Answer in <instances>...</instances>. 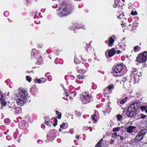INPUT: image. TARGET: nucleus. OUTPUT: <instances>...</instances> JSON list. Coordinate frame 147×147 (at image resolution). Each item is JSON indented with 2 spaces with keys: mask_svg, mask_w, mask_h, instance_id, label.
Instances as JSON below:
<instances>
[{
  "mask_svg": "<svg viewBox=\"0 0 147 147\" xmlns=\"http://www.w3.org/2000/svg\"><path fill=\"white\" fill-rule=\"evenodd\" d=\"M114 48H113L108 52V55L109 57H111L115 54V51L114 50Z\"/></svg>",
  "mask_w": 147,
  "mask_h": 147,
  "instance_id": "4468645a",
  "label": "nucleus"
},
{
  "mask_svg": "<svg viewBox=\"0 0 147 147\" xmlns=\"http://www.w3.org/2000/svg\"><path fill=\"white\" fill-rule=\"evenodd\" d=\"M80 136L79 135H76V139H79Z\"/></svg>",
  "mask_w": 147,
  "mask_h": 147,
  "instance_id": "a18cd8bd",
  "label": "nucleus"
},
{
  "mask_svg": "<svg viewBox=\"0 0 147 147\" xmlns=\"http://www.w3.org/2000/svg\"><path fill=\"white\" fill-rule=\"evenodd\" d=\"M57 118L58 119H60L61 118V113L59 114L57 116Z\"/></svg>",
  "mask_w": 147,
  "mask_h": 147,
  "instance_id": "a19ab883",
  "label": "nucleus"
},
{
  "mask_svg": "<svg viewBox=\"0 0 147 147\" xmlns=\"http://www.w3.org/2000/svg\"><path fill=\"white\" fill-rule=\"evenodd\" d=\"M66 96L67 97L68 96V95H67V94H66Z\"/></svg>",
  "mask_w": 147,
  "mask_h": 147,
  "instance_id": "0e129e2a",
  "label": "nucleus"
},
{
  "mask_svg": "<svg viewBox=\"0 0 147 147\" xmlns=\"http://www.w3.org/2000/svg\"><path fill=\"white\" fill-rule=\"evenodd\" d=\"M1 105L2 106H5L6 104V102L4 100H2V101H1Z\"/></svg>",
  "mask_w": 147,
  "mask_h": 147,
  "instance_id": "72a5a7b5",
  "label": "nucleus"
},
{
  "mask_svg": "<svg viewBox=\"0 0 147 147\" xmlns=\"http://www.w3.org/2000/svg\"><path fill=\"white\" fill-rule=\"evenodd\" d=\"M126 78H123L122 81H123V87L126 89L129 90L130 88V82L125 80Z\"/></svg>",
  "mask_w": 147,
  "mask_h": 147,
  "instance_id": "0eeeda50",
  "label": "nucleus"
},
{
  "mask_svg": "<svg viewBox=\"0 0 147 147\" xmlns=\"http://www.w3.org/2000/svg\"><path fill=\"white\" fill-rule=\"evenodd\" d=\"M103 141V139H102L100 141H99V142H98L97 144H98V145H99V146H101V144L102 143V142Z\"/></svg>",
  "mask_w": 147,
  "mask_h": 147,
  "instance_id": "c9c22d12",
  "label": "nucleus"
},
{
  "mask_svg": "<svg viewBox=\"0 0 147 147\" xmlns=\"http://www.w3.org/2000/svg\"><path fill=\"white\" fill-rule=\"evenodd\" d=\"M80 71H81L82 72L83 71V69H81L80 70Z\"/></svg>",
  "mask_w": 147,
  "mask_h": 147,
  "instance_id": "13d9d810",
  "label": "nucleus"
},
{
  "mask_svg": "<svg viewBox=\"0 0 147 147\" xmlns=\"http://www.w3.org/2000/svg\"><path fill=\"white\" fill-rule=\"evenodd\" d=\"M118 136H119L121 140H122L123 139V136H119V135H118Z\"/></svg>",
  "mask_w": 147,
  "mask_h": 147,
  "instance_id": "79ce46f5",
  "label": "nucleus"
},
{
  "mask_svg": "<svg viewBox=\"0 0 147 147\" xmlns=\"http://www.w3.org/2000/svg\"><path fill=\"white\" fill-rule=\"evenodd\" d=\"M53 131L54 130H49L47 133V136H49L51 137H53L54 136V134Z\"/></svg>",
  "mask_w": 147,
  "mask_h": 147,
  "instance_id": "2eb2a0df",
  "label": "nucleus"
},
{
  "mask_svg": "<svg viewBox=\"0 0 147 147\" xmlns=\"http://www.w3.org/2000/svg\"><path fill=\"white\" fill-rule=\"evenodd\" d=\"M92 118L94 121H96L97 120V115H96V113L92 115Z\"/></svg>",
  "mask_w": 147,
  "mask_h": 147,
  "instance_id": "f3484780",
  "label": "nucleus"
},
{
  "mask_svg": "<svg viewBox=\"0 0 147 147\" xmlns=\"http://www.w3.org/2000/svg\"><path fill=\"white\" fill-rule=\"evenodd\" d=\"M80 99L83 104H86L89 103L92 100V98L89 96V94L87 92H85L80 96Z\"/></svg>",
  "mask_w": 147,
  "mask_h": 147,
  "instance_id": "20e7f679",
  "label": "nucleus"
},
{
  "mask_svg": "<svg viewBox=\"0 0 147 147\" xmlns=\"http://www.w3.org/2000/svg\"><path fill=\"white\" fill-rule=\"evenodd\" d=\"M77 71L78 72H80V73H81L80 72V71H79V70H77Z\"/></svg>",
  "mask_w": 147,
  "mask_h": 147,
  "instance_id": "bf43d9fd",
  "label": "nucleus"
},
{
  "mask_svg": "<svg viewBox=\"0 0 147 147\" xmlns=\"http://www.w3.org/2000/svg\"><path fill=\"white\" fill-rule=\"evenodd\" d=\"M32 55H33L35 58H37L39 56L38 51V50H35L34 49L32 50L31 52Z\"/></svg>",
  "mask_w": 147,
  "mask_h": 147,
  "instance_id": "9b49d317",
  "label": "nucleus"
},
{
  "mask_svg": "<svg viewBox=\"0 0 147 147\" xmlns=\"http://www.w3.org/2000/svg\"><path fill=\"white\" fill-rule=\"evenodd\" d=\"M117 118L118 121H120L122 119V116L120 114H118L117 115Z\"/></svg>",
  "mask_w": 147,
  "mask_h": 147,
  "instance_id": "393cba45",
  "label": "nucleus"
},
{
  "mask_svg": "<svg viewBox=\"0 0 147 147\" xmlns=\"http://www.w3.org/2000/svg\"><path fill=\"white\" fill-rule=\"evenodd\" d=\"M1 97L0 98V100L1 101H2V100H4V96L3 95H1Z\"/></svg>",
  "mask_w": 147,
  "mask_h": 147,
  "instance_id": "58836bf2",
  "label": "nucleus"
},
{
  "mask_svg": "<svg viewBox=\"0 0 147 147\" xmlns=\"http://www.w3.org/2000/svg\"><path fill=\"white\" fill-rule=\"evenodd\" d=\"M34 82L35 83H41L42 82V80H40V79H36L34 80Z\"/></svg>",
  "mask_w": 147,
  "mask_h": 147,
  "instance_id": "bb28decb",
  "label": "nucleus"
},
{
  "mask_svg": "<svg viewBox=\"0 0 147 147\" xmlns=\"http://www.w3.org/2000/svg\"><path fill=\"white\" fill-rule=\"evenodd\" d=\"M125 101H124V100L123 99L121 100L120 102V103L121 104H124L125 102Z\"/></svg>",
  "mask_w": 147,
  "mask_h": 147,
  "instance_id": "ea45409f",
  "label": "nucleus"
},
{
  "mask_svg": "<svg viewBox=\"0 0 147 147\" xmlns=\"http://www.w3.org/2000/svg\"><path fill=\"white\" fill-rule=\"evenodd\" d=\"M59 131H60V132H61V131H62V129H59Z\"/></svg>",
  "mask_w": 147,
  "mask_h": 147,
  "instance_id": "864d4df0",
  "label": "nucleus"
},
{
  "mask_svg": "<svg viewBox=\"0 0 147 147\" xmlns=\"http://www.w3.org/2000/svg\"><path fill=\"white\" fill-rule=\"evenodd\" d=\"M31 90L32 92H34L38 91V89L34 86H32L31 88Z\"/></svg>",
  "mask_w": 147,
  "mask_h": 147,
  "instance_id": "aec40b11",
  "label": "nucleus"
},
{
  "mask_svg": "<svg viewBox=\"0 0 147 147\" xmlns=\"http://www.w3.org/2000/svg\"><path fill=\"white\" fill-rule=\"evenodd\" d=\"M117 75V76H119V74H118Z\"/></svg>",
  "mask_w": 147,
  "mask_h": 147,
  "instance_id": "338daca9",
  "label": "nucleus"
},
{
  "mask_svg": "<svg viewBox=\"0 0 147 147\" xmlns=\"http://www.w3.org/2000/svg\"><path fill=\"white\" fill-rule=\"evenodd\" d=\"M147 130L145 129H144L141 130L139 132V134L142 136L144 135L147 132Z\"/></svg>",
  "mask_w": 147,
  "mask_h": 147,
  "instance_id": "dca6fc26",
  "label": "nucleus"
},
{
  "mask_svg": "<svg viewBox=\"0 0 147 147\" xmlns=\"http://www.w3.org/2000/svg\"><path fill=\"white\" fill-rule=\"evenodd\" d=\"M137 69H136L134 67L132 68L131 69V71L132 72V73H137Z\"/></svg>",
  "mask_w": 147,
  "mask_h": 147,
  "instance_id": "a878e982",
  "label": "nucleus"
},
{
  "mask_svg": "<svg viewBox=\"0 0 147 147\" xmlns=\"http://www.w3.org/2000/svg\"><path fill=\"white\" fill-rule=\"evenodd\" d=\"M121 52L120 50H118L117 51V53L118 54H119V53Z\"/></svg>",
  "mask_w": 147,
  "mask_h": 147,
  "instance_id": "09e8293b",
  "label": "nucleus"
},
{
  "mask_svg": "<svg viewBox=\"0 0 147 147\" xmlns=\"http://www.w3.org/2000/svg\"><path fill=\"white\" fill-rule=\"evenodd\" d=\"M117 136V135L116 133H113L112 135V137L113 138L116 137Z\"/></svg>",
  "mask_w": 147,
  "mask_h": 147,
  "instance_id": "e433bc0d",
  "label": "nucleus"
},
{
  "mask_svg": "<svg viewBox=\"0 0 147 147\" xmlns=\"http://www.w3.org/2000/svg\"><path fill=\"white\" fill-rule=\"evenodd\" d=\"M140 105L139 101H136L130 105L128 108L126 114L129 117H132L137 114L139 111V107Z\"/></svg>",
  "mask_w": 147,
  "mask_h": 147,
  "instance_id": "f257e3e1",
  "label": "nucleus"
},
{
  "mask_svg": "<svg viewBox=\"0 0 147 147\" xmlns=\"http://www.w3.org/2000/svg\"><path fill=\"white\" fill-rule=\"evenodd\" d=\"M127 99V97H125L124 99H123L124 101H126Z\"/></svg>",
  "mask_w": 147,
  "mask_h": 147,
  "instance_id": "49530a36",
  "label": "nucleus"
},
{
  "mask_svg": "<svg viewBox=\"0 0 147 147\" xmlns=\"http://www.w3.org/2000/svg\"><path fill=\"white\" fill-rule=\"evenodd\" d=\"M21 109L20 108L16 107L14 114H16L19 113L21 112Z\"/></svg>",
  "mask_w": 147,
  "mask_h": 147,
  "instance_id": "4be33fe9",
  "label": "nucleus"
},
{
  "mask_svg": "<svg viewBox=\"0 0 147 147\" xmlns=\"http://www.w3.org/2000/svg\"><path fill=\"white\" fill-rule=\"evenodd\" d=\"M1 94V90H0V94Z\"/></svg>",
  "mask_w": 147,
  "mask_h": 147,
  "instance_id": "052dcab7",
  "label": "nucleus"
},
{
  "mask_svg": "<svg viewBox=\"0 0 147 147\" xmlns=\"http://www.w3.org/2000/svg\"><path fill=\"white\" fill-rule=\"evenodd\" d=\"M117 5H118V4L116 3H115L114 5H113V7L114 8H116L117 6Z\"/></svg>",
  "mask_w": 147,
  "mask_h": 147,
  "instance_id": "37998d69",
  "label": "nucleus"
},
{
  "mask_svg": "<svg viewBox=\"0 0 147 147\" xmlns=\"http://www.w3.org/2000/svg\"><path fill=\"white\" fill-rule=\"evenodd\" d=\"M100 146H99V145H98V144H97V145L95 147H100Z\"/></svg>",
  "mask_w": 147,
  "mask_h": 147,
  "instance_id": "3c124183",
  "label": "nucleus"
},
{
  "mask_svg": "<svg viewBox=\"0 0 147 147\" xmlns=\"http://www.w3.org/2000/svg\"><path fill=\"white\" fill-rule=\"evenodd\" d=\"M53 119H54V121L55 123H53V125L54 126H55L57 125V119L55 118H53Z\"/></svg>",
  "mask_w": 147,
  "mask_h": 147,
  "instance_id": "c756f323",
  "label": "nucleus"
},
{
  "mask_svg": "<svg viewBox=\"0 0 147 147\" xmlns=\"http://www.w3.org/2000/svg\"><path fill=\"white\" fill-rule=\"evenodd\" d=\"M143 138V136H142L139 134L136 137L134 140L136 142H138L139 141L142 140Z\"/></svg>",
  "mask_w": 147,
  "mask_h": 147,
  "instance_id": "f8f14e48",
  "label": "nucleus"
},
{
  "mask_svg": "<svg viewBox=\"0 0 147 147\" xmlns=\"http://www.w3.org/2000/svg\"><path fill=\"white\" fill-rule=\"evenodd\" d=\"M26 91L21 89H18L16 93V102L18 105L21 106L23 105L27 101L26 95Z\"/></svg>",
  "mask_w": 147,
  "mask_h": 147,
  "instance_id": "f03ea898",
  "label": "nucleus"
},
{
  "mask_svg": "<svg viewBox=\"0 0 147 147\" xmlns=\"http://www.w3.org/2000/svg\"><path fill=\"white\" fill-rule=\"evenodd\" d=\"M19 126L22 129H25L28 127V125L24 121L20 122L19 124Z\"/></svg>",
  "mask_w": 147,
  "mask_h": 147,
  "instance_id": "1a4fd4ad",
  "label": "nucleus"
},
{
  "mask_svg": "<svg viewBox=\"0 0 147 147\" xmlns=\"http://www.w3.org/2000/svg\"><path fill=\"white\" fill-rule=\"evenodd\" d=\"M136 128V127L135 126H131L129 127H125V129L126 130L127 133L130 134L133 132Z\"/></svg>",
  "mask_w": 147,
  "mask_h": 147,
  "instance_id": "6e6552de",
  "label": "nucleus"
},
{
  "mask_svg": "<svg viewBox=\"0 0 147 147\" xmlns=\"http://www.w3.org/2000/svg\"><path fill=\"white\" fill-rule=\"evenodd\" d=\"M77 60V59H75L74 60V62L75 63H76V60Z\"/></svg>",
  "mask_w": 147,
  "mask_h": 147,
  "instance_id": "5fc2aeb1",
  "label": "nucleus"
},
{
  "mask_svg": "<svg viewBox=\"0 0 147 147\" xmlns=\"http://www.w3.org/2000/svg\"><path fill=\"white\" fill-rule=\"evenodd\" d=\"M84 74L82 73H81L79 75H78L77 76V77L78 79H82L84 77Z\"/></svg>",
  "mask_w": 147,
  "mask_h": 147,
  "instance_id": "412c9836",
  "label": "nucleus"
},
{
  "mask_svg": "<svg viewBox=\"0 0 147 147\" xmlns=\"http://www.w3.org/2000/svg\"><path fill=\"white\" fill-rule=\"evenodd\" d=\"M82 60L84 62H85L86 61V59H84V58L82 59Z\"/></svg>",
  "mask_w": 147,
  "mask_h": 147,
  "instance_id": "603ef678",
  "label": "nucleus"
},
{
  "mask_svg": "<svg viewBox=\"0 0 147 147\" xmlns=\"http://www.w3.org/2000/svg\"><path fill=\"white\" fill-rule=\"evenodd\" d=\"M131 13V14H132V15H135V14H132V13Z\"/></svg>",
  "mask_w": 147,
  "mask_h": 147,
  "instance_id": "774afa93",
  "label": "nucleus"
},
{
  "mask_svg": "<svg viewBox=\"0 0 147 147\" xmlns=\"http://www.w3.org/2000/svg\"><path fill=\"white\" fill-rule=\"evenodd\" d=\"M59 51L58 50H56L54 52V54H55V55H58L59 54Z\"/></svg>",
  "mask_w": 147,
  "mask_h": 147,
  "instance_id": "4c0bfd02",
  "label": "nucleus"
},
{
  "mask_svg": "<svg viewBox=\"0 0 147 147\" xmlns=\"http://www.w3.org/2000/svg\"><path fill=\"white\" fill-rule=\"evenodd\" d=\"M59 112L58 111H56V114L57 115L59 114Z\"/></svg>",
  "mask_w": 147,
  "mask_h": 147,
  "instance_id": "8fccbe9b",
  "label": "nucleus"
},
{
  "mask_svg": "<svg viewBox=\"0 0 147 147\" xmlns=\"http://www.w3.org/2000/svg\"><path fill=\"white\" fill-rule=\"evenodd\" d=\"M26 80L29 82L31 81V78L29 76H27L26 77Z\"/></svg>",
  "mask_w": 147,
  "mask_h": 147,
  "instance_id": "f704fd0d",
  "label": "nucleus"
},
{
  "mask_svg": "<svg viewBox=\"0 0 147 147\" xmlns=\"http://www.w3.org/2000/svg\"><path fill=\"white\" fill-rule=\"evenodd\" d=\"M76 24H74V26H75L76 27V28H77V26L76 25Z\"/></svg>",
  "mask_w": 147,
  "mask_h": 147,
  "instance_id": "6e6d98bb",
  "label": "nucleus"
},
{
  "mask_svg": "<svg viewBox=\"0 0 147 147\" xmlns=\"http://www.w3.org/2000/svg\"><path fill=\"white\" fill-rule=\"evenodd\" d=\"M114 40L112 37H111L109 40V46H112L113 45Z\"/></svg>",
  "mask_w": 147,
  "mask_h": 147,
  "instance_id": "a211bd4d",
  "label": "nucleus"
},
{
  "mask_svg": "<svg viewBox=\"0 0 147 147\" xmlns=\"http://www.w3.org/2000/svg\"><path fill=\"white\" fill-rule=\"evenodd\" d=\"M75 112L76 116L78 117H79L81 116V114L80 112L78 111H76Z\"/></svg>",
  "mask_w": 147,
  "mask_h": 147,
  "instance_id": "473e14b6",
  "label": "nucleus"
},
{
  "mask_svg": "<svg viewBox=\"0 0 147 147\" xmlns=\"http://www.w3.org/2000/svg\"><path fill=\"white\" fill-rule=\"evenodd\" d=\"M129 26H131V24H129Z\"/></svg>",
  "mask_w": 147,
  "mask_h": 147,
  "instance_id": "69168bd1",
  "label": "nucleus"
},
{
  "mask_svg": "<svg viewBox=\"0 0 147 147\" xmlns=\"http://www.w3.org/2000/svg\"><path fill=\"white\" fill-rule=\"evenodd\" d=\"M49 57L50 58V59H51V57H50V56H49Z\"/></svg>",
  "mask_w": 147,
  "mask_h": 147,
  "instance_id": "680f3d73",
  "label": "nucleus"
},
{
  "mask_svg": "<svg viewBox=\"0 0 147 147\" xmlns=\"http://www.w3.org/2000/svg\"><path fill=\"white\" fill-rule=\"evenodd\" d=\"M140 47L139 46H136L134 47V49L135 52L139 50Z\"/></svg>",
  "mask_w": 147,
  "mask_h": 147,
  "instance_id": "b1692460",
  "label": "nucleus"
},
{
  "mask_svg": "<svg viewBox=\"0 0 147 147\" xmlns=\"http://www.w3.org/2000/svg\"><path fill=\"white\" fill-rule=\"evenodd\" d=\"M107 88L109 90H111L113 88L114 86L113 84L110 85Z\"/></svg>",
  "mask_w": 147,
  "mask_h": 147,
  "instance_id": "7c9ffc66",
  "label": "nucleus"
},
{
  "mask_svg": "<svg viewBox=\"0 0 147 147\" xmlns=\"http://www.w3.org/2000/svg\"><path fill=\"white\" fill-rule=\"evenodd\" d=\"M45 123L47 125H50L49 124V122L47 121H45Z\"/></svg>",
  "mask_w": 147,
  "mask_h": 147,
  "instance_id": "c03bdc74",
  "label": "nucleus"
},
{
  "mask_svg": "<svg viewBox=\"0 0 147 147\" xmlns=\"http://www.w3.org/2000/svg\"><path fill=\"white\" fill-rule=\"evenodd\" d=\"M59 2L60 3V7L58 15L60 17H62L69 14L71 10L66 6L65 2L61 0H60Z\"/></svg>",
  "mask_w": 147,
  "mask_h": 147,
  "instance_id": "7ed1b4c3",
  "label": "nucleus"
},
{
  "mask_svg": "<svg viewBox=\"0 0 147 147\" xmlns=\"http://www.w3.org/2000/svg\"><path fill=\"white\" fill-rule=\"evenodd\" d=\"M122 1H123V2H125V0H122Z\"/></svg>",
  "mask_w": 147,
  "mask_h": 147,
  "instance_id": "e2e57ef3",
  "label": "nucleus"
},
{
  "mask_svg": "<svg viewBox=\"0 0 147 147\" xmlns=\"http://www.w3.org/2000/svg\"><path fill=\"white\" fill-rule=\"evenodd\" d=\"M66 123H63L61 124L60 126L61 128L63 129H64V127L65 126Z\"/></svg>",
  "mask_w": 147,
  "mask_h": 147,
  "instance_id": "cd10ccee",
  "label": "nucleus"
},
{
  "mask_svg": "<svg viewBox=\"0 0 147 147\" xmlns=\"http://www.w3.org/2000/svg\"><path fill=\"white\" fill-rule=\"evenodd\" d=\"M120 47L122 50H124L125 49V46L123 44V45H120Z\"/></svg>",
  "mask_w": 147,
  "mask_h": 147,
  "instance_id": "2f4dec72",
  "label": "nucleus"
},
{
  "mask_svg": "<svg viewBox=\"0 0 147 147\" xmlns=\"http://www.w3.org/2000/svg\"><path fill=\"white\" fill-rule=\"evenodd\" d=\"M137 76V73H131L130 75V76L132 78H131V79L132 80V79H133L134 80V83H136V82L137 81V78L138 79V76Z\"/></svg>",
  "mask_w": 147,
  "mask_h": 147,
  "instance_id": "9d476101",
  "label": "nucleus"
},
{
  "mask_svg": "<svg viewBox=\"0 0 147 147\" xmlns=\"http://www.w3.org/2000/svg\"><path fill=\"white\" fill-rule=\"evenodd\" d=\"M141 117L140 118H141L143 119H144L146 118V117H147V115H145L143 114H141Z\"/></svg>",
  "mask_w": 147,
  "mask_h": 147,
  "instance_id": "c85d7f7f",
  "label": "nucleus"
},
{
  "mask_svg": "<svg viewBox=\"0 0 147 147\" xmlns=\"http://www.w3.org/2000/svg\"><path fill=\"white\" fill-rule=\"evenodd\" d=\"M146 106H141L140 107V109L142 111H144L146 113H147V108Z\"/></svg>",
  "mask_w": 147,
  "mask_h": 147,
  "instance_id": "6ab92c4d",
  "label": "nucleus"
},
{
  "mask_svg": "<svg viewBox=\"0 0 147 147\" xmlns=\"http://www.w3.org/2000/svg\"><path fill=\"white\" fill-rule=\"evenodd\" d=\"M16 107L15 106H13L12 107H9L8 108V110L11 113H15Z\"/></svg>",
  "mask_w": 147,
  "mask_h": 147,
  "instance_id": "ddd939ff",
  "label": "nucleus"
},
{
  "mask_svg": "<svg viewBox=\"0 0 147 147\" xmlns=\"http://www.w3.org/2000/svg\"><path fill=\"white\" fill-rule=\"evenodd\" d=\"M8 13V12H7H7H4V15H5V13Z\"/></svg>",
  "mask_w": 147,
  "mask_h": 147,
  "instance_id": "4d7b16f0",
  "label": "nucleus"
},
{
  "mask_svg": "<svg viewBox=\"0 0 147 147\" xmlns=\"http://www.w3.org/2000/svg\"><path fill=\"white\" fill-rule=\"evenodd\" d=\"M126 69V67L125 66L120 64L116 65L113 69V70L116 73L119 74L120 75V74L119 73H120L121 71L122 73H124L123 71L124 70H125Z\"/></svg>",
  "mask_w": 147,
  "mask_h": 147,
  "instance_id": "423d86ee",
  "label": "nucleus"
},
{
  "mask_svg": "<svg viewBox=\"0 0 147 147\" xmlns=\"http://www.w3.org/2000/svg\"><path fill=\"white\" fill-rule=\"evenodd\" d=\"M114 143V140H112L111 141L110 143L111 144H113Z\"/></svg>",
  "mask_w": 147,
  "mask_h": 147,
  "instance_id": "de8ad7c7",
  "label": "nucleus"
},
{
  "mask_svg": "<svg viewBox=\"0 0 147 147\" xmlns=\"http://www.w3.org/2000/svg\"><path fill=\"white\" fill-rule=\"evenodd\" d=\"M121 128L120 127H118L114 128L113 130V132L118 131L120 130Z\"/></svg>",
  "mask_w": 147,
  "mask_h": 147,
  "instance_id": "5701e85b",
  "label": "nucleus"
},
{
  "mask_svg": "<svg viewBox=\"0 0 147 147\" xmlns=\"http://www.w3.org/2000/svg\"><path fill=\"white\" fill-rule=\"evenodd\" d=\"M147 59V52L145 51L138 55L136 61L140 63L145 62Z\"/></svg>",
  "mask_w": 147,
  "mask_h": 147,
  "instance_id": "39448f33",
  "label": "nucleus"
}]
</instances>
